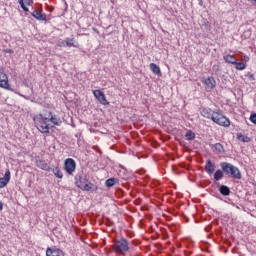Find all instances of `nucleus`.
I'll use <instances>...</instances> for the list:
<instances>
[{
	"instance_id": "nucleus-1",
	"label": "nucleus",
	"mask_w": 256,
	"mask_h": 256,
	"mask_svg": "<svg viewBox=\"0 0 256 256\" xmlns=\"http://www.w3.org/2000/svg\"><path fill=\"white\" fill-rule=\"evenodd\" d=\"M34 125L40 131V133H49L52 123L57 127L61 126L63 121L57 115H53L51 111H45L44 113L36 114L33 117Z\"/></svg>"
},
{
	"instance_id": "nucleus-2",
	"label": "nucleus",
	"mask_w": 256,
	"mask_h": 256,
	"mask_svg": "<svg viewBox=\"0 0 256 256\" xmlns=\"http://www.w3.org/2000/svg\"><path fill=\"white\" fill-rule=\"evenodd\" d=\"M220 167L222 171H224L225 175L232 177V179H241V171L233 164L229 162H222L220 163Z\"/></svg>"
},
{
	"instance_id": "nucleus-3",
	"label": "nucleus",
	"mask_w": 256,
	"mask_h": 256,
	"mask_svg": "<svg viewBox=\"0 0 256 256\" xmlns=\"http://www.w3.org/2000/svg\"><path fill=\"white\" fill-rule=\"evenodd\" d=\"M75 185L78 186L79 189H82V191H93V187H95L93 183L89 182L87 176L80 174L75 176Z\"/></svg>"
},
{
	"instance_id": "nucleus-4",
	"label": "nucleus",
	"mask_w": 256,
	"mask_h": 256,
	"mask_svg": "<svg viewBox=\"0 0 256 256\" xmlns=\"http://www.w3.org/2000/svg\"><path fill=\"white\" fill-rule=\"evenodd\" d=\"M113 249L116 253H127L129 251V242L125 238L116 240L113 244Z\"/></svg>"
},
{
	"instance_id": "nucleus-5",
	"label": "nucleus",
	"mask_w": 256,
	"mask_h": 256,
	"mask_svg": "<svg viewBox=\"0 0 256 256\" xmlns=\"http://www.w3.org/2000/svg\"><path fill=\"white\" fill-rule=\"evenodd\" d=\"M212 121L213 123H216L221 127H229V125H231V121H229V118L225 117L223 114H220L219 112H214Z\"/></svg>"
},
{
	"instance_id": "nucleus-6",
	"label": "nucleus",
	"mask_w": 256,
	"mask_h": 256,
	"mask_svg": "<svg viewBox=\"0 0 256 256\" xmlns=\"http://www.w3.org/2000/svg\"><path fill=\"white\" fill-rule=\"evenodd\" d=\"M64 169L68 175H73L77 169V163L73 160V158H67L64 161Z\"/></svg>"
},
{
	"instance_id": "nucleus-7",
	"label": "nucleus",
	"mask_w": 256,
	"mask_h": 256,
	"mask_svg": "<svg viewBox=\"0 0 256 256\" xmlns=\"http://www.w3.org/2000/svg\"><path fill=\"white\" fill-rule=\"evenodd\" d=\"M93 95L101 105H109V101H107V97L101 90H94Z\"/></svg>"
},
{
	"instance_id": "nucleus-8",
	"label": "nucleus",
	"mask_w": 256,
	"mask_h": 256,
	"mask_svg": "<svg viewBox=\"0 0 256 256\" xmlns=\"http://www.w3.org/2000/svg\"><path fill=\"white\" fill-rule=\"evenodd\" d=\"M0 87L2 89H9V78L7 77V74H5V71L0 68Z\"/></svg>"
},
{
	"instance_id": "nucleus-9",
	"label": "nucleus",
	"mask_w": 256,
	"mask_h": 256,
	"mask_svg": "<svg viewBox=\"0 0 256 256\" xmlns=\"http://www.w3.org/2000/svg\"><path fill=\"white\" fill-rule=\"evenodd\" d=\"M9 181H11V171L7 170L4 177L0 178V189L7 187V185H9Z\"/></svg>"
},
{
	"instance_id": "nucleus-10",
	"label": "nucleus",
	"mask_w": 256,
	"mask_h": 256,
	"mask_svg": "<svg viewBox=\"0 0 256 256\" xmlns=\"http://www.w3.org/2000/svg\"><path fill=\"white\" fill-rule=\"evenodd\" d=\"M215 163H213V161L211 160H207L206 161V165H205V171L208 175H213L215 173Z\"/></svg>"
},
{
	"instance_id": "nucleus-11",
	"label": "nucleus",
	"mask_w": 256,
	"mask_h": 256,
	"mask_svg": "<svg viewBox=\"0 0 256 256\" xmlns=\"http://www.w3.org/2000/svg\"><path fill=\"white\" fill-rule=\"evenodd\" d=\"M32 17L38 21H47V14L41 13L39 10H34L32 12Z\"/></svg>"
},
{
	"instance_id": "nucleus-12",
	"label": "nucleus",
	"mask_w": 256,
	"mask_h": 256,
	"mask_svg": "<svg viewBox=\"0 0 256 256\" xmlns=\"http://www.w3.org/2000/svg\"><path fill=\"white\" fill-rule=\"evenodd\" d=\"M46 256H63V251L61 249L47 248Z\"/></svg>"
},
{
	"instance_id": "nucleus-13",
	"label": "nucleus",
	"mask_w": 256,
	"mask_h": 256,
	"mask_svg": "<svg viewBox=\"0 0 256 256\" xmlns=\"http://www.w3.org/2000/svg\"><path fill=\"white\" fill-rule=\"evenodd\" d=\"M18 3L21 7V9H23V11H25V13L29 12V8H27V6H31L33 5V0H18ZM27 5V6H25Z\"/></svg>"
},
{
	"instance_id": "nucleus-14",
	"label": "nucleus",
	"mask_w": 256,
	"mask_h": 256,
	"mask_svg": "<svg viewBox=\"0 0 256 256\" xmlns=\"http://www.w3.org/2000/svg\"><path fill=\"white\" fill-rule=\"evenodd\" d=\"M36 165L39 167V169H42V171H51V166H49L45 160H38Z\"/></svg>"
},
{
	"instance_id": "nucleus-15",
	"label": "nucleus",
	"mask_w": 256,
	"mask_h": 256,
	"mask_svg": "<svg viewBox=\"0 0 256 256\" xmlns=\"http://www.w3.org/2000/svg\"><path fill=\"white\" fill-rule=\"evenodd\" d=\"M203 83L207 89H215V85H216L215 78L208 77L203 81Z\"/></svg>"
},
{
	"instance_id": "nucleus-16",
	"label": "nucleus",
	"mask_w": 256,
	"mask_h": 256,
	"mask_svg": "<svg viewBox=\"0 0 256 256\" xmlns=\"http://www.w3.org/2000/svg\"><path fill=\"white\" fill-rule=\"evenodd\" d=\"M213 115H215V112H213V110L210 108H204L202 110V116L206 119H211V121H213Z\"/></svg>"
},
{
	"instance_id": "nucleus-17",
	"label": "nucleus",
	"mask_w": 256,
	"mask_h": 256,
	"mask_svg": "<svg viewBox=\"0 0 256 256\" xmlns=\"http://www.w3.org/2000/svg\"><path fill=\"white\" fill-rule=\"evenodd\" d=\"M66 47H75L79 49V42H77L74 38H66L65 39Z\"/></svg>"
},
{
	"instance_id": "nucleus-18",
	"label": "nucleus",
	"mask_w": 256,
	"mask_h": 256,
	"mask_svg": "<svg viewBox=\"0 0 256 256\" xmlns=\"http://www.w3.org/2000/svg\"><path fill=\"white\" fill-rule=\"evenodd\" d=\"M219 193H221L224 197H229V195H231V189L227 185H220Z\"/></svg>"
},
{
	"instance_id": "nucleus-19",
	"label": "nucleus",
	"mask_w": 256,
	"mask_h": 256,
	"mask_svg": "<svg viewBox=\"0 0 256 256\" xmlns=\"http://www.w3.org/2000/svg\"><path fill=\"white\" fill-rule=\"evenodd\" d=\"M223 59L226 63H230V65H235V63H237V58L231 54L224 55Z\"/></svg>"
},
{
	"instance_id": "nucleus-20",
	"label": "nucleus",
	"mask_w": 256,
	"mask_h": 256,
	"mask_svg": "<svg viewBox=\"0 0 256 256\" xmlns=\"http://www.w3.org/2000/svg\"><path fill=\"white\" fill-rule=\"evenodd\" d=\"M150 70L154 75H158V77H161V68L155 63H150Z\"/></svg>"
},
{
	"instance_id": "nucleus-21",
	"label": "nucleus",
	"mask_w": 256,
	"mask_h": 256,
	"mask_svg": "<svg viewBox=\"0 0 256 256\" xmlns=\"http://www.w3.org/2000/svg\"><path fill=\"white\" fill-rule=\"evenodd\" d=\"M52 173H54V177L57 179H63V172L59 167L51 168Z\"/></svg>"
},
{
	"instance_id": "nucleus-22",
	"label": "nucleus",
	"mask_w": 256,
	"mask_h": 256,
	"mask_svg": "<svg viewBox=\"0 0 256 256\" xmlns=\"http://www.w3.org/2000/svg\"><path fill=\"white\" fill-rule=\"evenodd\" d=\"M117 183H119V180L116 178H109L105 181V185L109 188L114 187Z\"/></svg>"
},
{
	"instance_id": "nucleus-23",
	"label": "nucleus",
	"mask_w": 256,
	"mask_h": 256,
	"mask_svg": "<svg viewBox=\"0 0 256 256\" xmlns=\"http://www.w3.org/2000/svg\"><path fill=\"white\" fill-rule=\"evenodd\" d=\"M213 149H215V151L219 154L225 153V148L223 147V145L221 143L214 144Z\"/></svg>"
},
{
	"instance_id": "nucleus-24",
	"label": "nucleus",
	"mask_w": 256,
	"mask_h": 256,
	"mask_svg": "<svg viewBox=\"0 0 256 256\" xmlns=\"http://www.w3.org/2000/svg\"><path fill=\"white\" fill-rule=\"evenodd\" d=\"M223 173H224L223 170H220V169L216 170V172L214 173V180L221 181V179H223V175H224Z\"/></svg>"
},
{
	"instance_id": "nucleus-25",
	"label": "nucleus",
	"mask_w": 256,
	"mask_h": 256,
	"mask_svg": "<svg viewBox=\"0 0 256 256\" xmlns=\"http://www.w3.org/2000/svg\"><path fill=\"white\" fill-rule=\"evenodd\" d=\"M234 65L238 71H243V69L247 67V65L244 62H237V60L236 63H234Z\"/></svg>"
},
{
	"instance_id": "nucleus-26",
	"label": "nucleus",
	"mask_w": 256,
	"mask_h": 256,
	"mask_svg": "<svg viewBox=\"0 0 256 256\" xmlns=\"http://www.w3.org/2000/svg\"><path fill=\"white\" fill-rule=\"evenodd\" d=\"M185 137L188 141H193V139H195V133L191 130H188L185 134Z\"/></svg>"
},
{
	"instance_id": "nucleus-27",
	"label": "nucleus",
	"mask_w": 256,
	"mask_h": 256,
	"mask_svg": "<svg viewBox=\"0 0 256 256\" xmlns=\"http://www.w3.org/2000/svg\"><path fill=\"white\" fill-rule=\"evenodd\" d=\"M238 141H242L243 143H249V137L239 133L237 134Z\"/></svg>"
},
{
	"instance_id": "nucleus-28",
	"label": "nucleus",
	"mask_w": 256,
	"mask_h": 256,
	"mask_svg": "<svg viewBox=\"0 0 256 256\" xmlns=\"http://www.w3.org/2000/svg\"><path fill=\"white\" fill-rule=\"evenodd\" d=\"M246 77L249 79V81H255V75L251 72H248Z\"/></svg>"
},
{
	"instance_id": "nucleus-29",
	"label": "nucleus",
	"mask_w": 256,
	"mask_h": 256,
	"mask_svg": "<svg viewBox=\"0 0 256 256\" xmlns=\"http://www.w3.org/2000/svg\"><path fill=\"white\" fill-rule=\"evenodd\" d=\"M57 47H67L65 40L59 41Z\"/></svg>"
},
{
	"instance_id": "nucleus-30",
	"label": "nucleus",
	"mask_w": 256,
	"mask_h": 256,
	"mask_svg": "<svg viewBox=\"0 0 256 256\" xmlns=\"http://www.w3.org/2000/svg\"><path fill=\"white\" fill-rule=\"evenodd\" d=\"M0 211H3V202H0Z\"/></svg>"
},
{
	"instance_id": "nucleus-31",
	"label": "nucleus",
	"mask_w": 256,
	"mask_h": 256,
	"mask_svg": "<svg viewBox=\"0 0 256 256\" xmlns=\"http://www.w3.org/2000/svg\"><path fill=\"white\" fill-rule=\"evenodd\" d=\"M7 52H8V53H13V50H8Z\"/></svg>"
},
{
	"instance_id": "nucleus-32",
	"label": "nucleus",
	"mask_w": 256,
	"mask_h": 256,
	"mask_svg": "<svg viewBox=\"0 0 256 256\" xmlns=\"http://www.w3.org/2000/svg\"><path fill=\"white\" fill-rule=\"evenodd\" d=\"M249 60V57L246 58V61Z\"/></svg>"
},
{
	"instance_id": "nucleus-33",
	"label": "nucleus",
	"mask_w": 256,
	"mask_h": 256,
	"mask_svg": "<svg viewBox=\"0 0 256 256\" xmlns=\"http://www.w3.org/2000/svg\"><path fill=\"white\" fill-rule=\"evenodd\" d=\"M249 60V57L246 58V61Z\"/></svg>"
},
{
	"instance_id": "nucleus-34",
	"label": "nucleus",
	"mask_w": 256,
	"mask_h": 256,
	"mask_svg": "<svg viewBox=\"0 0 256 256\" xmlns=\"http://www.w3.org/2000/svg\"><path fill=\"white\" fill-rule=\"evenodd\" d=\"M253 1H255V3H256V0H253Z\"/></svg>"
}]
</instances>
